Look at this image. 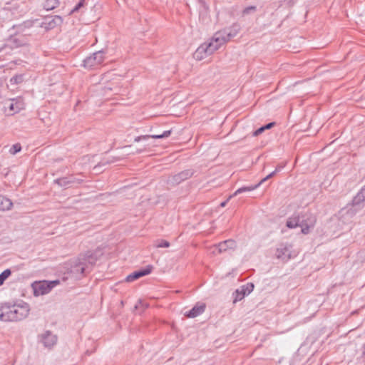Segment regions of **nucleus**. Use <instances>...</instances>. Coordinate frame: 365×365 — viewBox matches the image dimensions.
Returning <instances> with one entry per match:
<instances>
[{
    "mask_svg": "<svg viewBox=\"0 0 365 365\" xmlns=\"http://www.w3.org/2000/svg\"><path fill=\"white\" fill-rule=\"evenodd\" d=\"M227 204V201H225V202H222L221 204H220V206L221 207H225Z\"/></svg>",
    "mask_w": 365,
    "mask_h": 365,
    "instance_id": "39",
    "label": "nucleus"
},
{
    "mask_svg": "<svg viewBox=\"0 0 365 365\" xmlns=\"http://www.w3.org/2000/svg\"><path fill=\"white\" fill-rule=\"evenodd\" d=\"M33 24V21H27L19 25L14 26V29H16V31L9 37L8 40L9 46L11 48L28 46L29 44V36L31 34H26V31L27 29H31Z\"/></svg>",
    "mask_w": 365,
    "mask_h": 365,
    "instance_id": "1",
    "label": "nucleus"
},
{
    "mask_svg": "<svg viewBox=\"0 0 365 365\" xmlns=\"http://www.w3.org/2000/svg\"><path fill=\"white\" fill-rule=\"evenodd\" d=\"M12 304H0V320L3 322H12Z\"/></svg>",
    "mask_w": 365,
    "mask_h": 365,
    "instance_id": "9",
    "label": "nucleus"
},
{
    "mask_svg": "<svg viewBox=\"0 0 365 365\" xmlns=\"http://www.w3.org/2000/svg\"><path fill=\"white\" fill-rule=\"evenodd\" d=\"M83 3L82 2H80L73 10V11H77L81 6H82Z\"/></svg>",
    "mask_w": 365,
    "mask_h": 365,
    "instance_id": "38",
    "label": "nucleus"
},
{
    "mask_svg": "<svg viewBox=\"0 0 365 365\" xmlns=\"http://www.w3.org/2000/svg\"><path fill=\"white\" fill-rule=\"evenodd\" d=\"M9 108L10 111L14 113H19L20 110L24 108V103L20 98L13 99L11 101L9 105Z\"/></svg>",
    "mask_w": 365,
    "mask_h": 365,
    "instance_id": "18",
    "label": "nucleus"
},
{
    "mask_svg": "<svg viewBox=\"0 0 365 365\" xmlns=\"http://www.w3.org/2000/svg\"><path fill=\"white\" fill-rule=\"evenodd\" d=\"M11 272L9 269H5L0 274V286L2 285L4 281L11 275Z\"/></svg>",
    "mask_w": 365,
    "mask_h": 365,
    "instance_id": "28",
    "label": "nucleus"
},
{
    "mask_svg": "<svg viewBox=\"0 0 365 365\" xmlns=\"http://www.w3.org/2000/svg\"><path fill=\"white\" fill-rule=\"evenodd\" d=\"M193 175V172L191 170H183L173 177V182L175 183H180L187 179L191 178Z\"/></svg>",
    "mask_w": 365,
    "mask_h": 365,
    "instance_id": "17",
    "label": "nucleus"
},
{
    "mask_svg": "<svg viewBox=\"0 0 365 365\" xmlns=\"http://www.w3.org/2000/svg\"><path fill=\"white\" fill-rule=\"evenodd\" d=\"M89 268L88 260H81V255L78 256L75 265L73 267V272L83 274L84 272Z\"/></svg>",
    "mask_w": 365,
    "mask_h": 365,
    "instance_id": "12",
    "label": "nucleus"
},
{
    "mask_svg": "<svg viewBox=\"0 0 365 365\" xmlns=\"http://www.w3.org/2000/svg\"><path fill=\"white\" fill-rule=\"evenodd\" d=\"M315 222L316 219L312 216H310L306 220H302L299 225L302 227V232L304 235L308 234L310 229L314 227Z\"/></svg>",
    "mask_w": 365,
    "mask_h": 365,
    "instance_id": "14",
    "label": "nucleus"
},
{
    "mask_svg": "<svg viewBox=\"0 0 365 365\" xmlns=\"http://www.w3.org/2000/svg\"><path fill=\"white\" fill-rule=\"evenodd\" d=\"M210 47V45H208L207 42L202 43L193 53L194 58L197 61H201L214 53Z\"/></svg>",
    "mask_w": 365,
    "mask_h": 365,
    "instance_id": "7",
    "label": "nucleus"
},
{
    "mask_svg": "<svg viewBox=\"0 0 365 365\" xmlns=\"http://www.w3.org/2000/svg\"><path fill=\"white\" fill-rule=\"evenodd\" d=\"M21 150V146L19 143H16L12 145V147L9 150V153L12 155H15L17 153L20 152Z\"/></svg>",
    "mask_w": 365,
    "mask_h": 365,
    "instance_id": "29",
    "label": "nucleus"
},
{
    "mask_svg": "<svg viewBox=\"0 0 365 365\" xmlns=\"http://www.w3.org/2000/svg\"><path fill=\"white\" fill-rule=\"evenodd\" d=\"M259 187V184H256L255 185H250V186H245V187H242L239 189H237L232 195L230 196L229 199L232 197L233 196H236L238 194H240V193H242L244 192H250V191H252L255 189H257V187Z\"/></svg>",
    "mask_w": 365,
    "mask_h": 365,
    "instance_id": "25",
    "label": "nucleus"
},
{
    "mask_svg": "<svg viewBox=\"0 0 365 365\" xmlns=\"http://www.w3.org/2000/svg\"><path fill=\"white\" fill-rule=\"evenodd\" d=\"M172 131L171 130H165L160 135H140L138 136L135 138V142H139L141 140H146L150 138H154V139H160V138H168L170 135Z\"/></svg>",
    "mask_w": 365,
    "mask_h": 365,
    "instance_id": "19",
    "label": "nucleus"
},
{
    "mask_svg": "<svg viewBox=\"0 0 365 365\" xmlns=\"http://www.w3.org/2000/svg\"><path fill=\"white\" fill-rule=\"evenodd\" d=\"M205 305L204 304H196L192 309H190L185 316L190 318H194L204 312Z\"/></svg>",
    "mask_w": 365,
    "mask_h": 365,
    "instance_id": "20",
    "label": "nucleus"
},
{
    "mask_svg": "<svg viewBox=\"0 0 365 365\" xmlns=\"http://www.w3.org/2000/svg\"><path fill=\"white\" fill-rule=\"evenodd\" d=\"M62 23V18L59 16H55L51 20L48 22L43 23L42 26L46 29H52L56 27L57 25L61 24Z\"/></svg>",
    "mask_w": 365,
    "mask_h": 365,
    "instance_id": "21",
    "label": "nucleus"
},
{
    "mask_svg": "<svg viewBox=\"0 0 365 365\" xmlns=\"http://www.w3.org/2000/svg\"><path fill=\"white\" fill-rule=\"evenodd\" d=\"M56 183L59 186L66 187L73 183H81L83 180L77 179L73 176L61 178L55 180Z\"/></svg>",
    "mask_w": 365,
    "mask_h": 365,
    "instance_id": "15",
    "label": "nucleus"
},
{
    "mask_svg": "<svg viewBox=\"0 0 365 365\" xmlns=\"http://www.w3.org/2000/svg\"><path fill=\"white\" fill-rule=\"evenodd\" d=\"M274 125V123H269L267 124L266 125H264V128H265V130L269 129L272 127H273Z\"/></svg>",
    "mask_w": 365,
    "mask_h": 365,
    "instance_id": "36",
    "label": "nucleus"
},
{
    "mask_svg": "<svg viewBox=\"0 0 365 365\" xmlns=\"http://www.w3.org/2000/svg\"><path fill=\"white\" fill-rule=\"evenodd\" d=\"M58 284V280L35 282L32 284L34 294L35 296L48 294L56 285Z\"/></svg>",
    "mask_w": 365,
    "mask_h": 365,
    "instance_id": "2",
    "label": "nucleus"
},
{
    "mask_svg": "<svg viewBox=\"0 0 365 365\" xmlns=\"http://www.w3.org/2000/svg\"><path fill=\"white\" fill-rule=\"evenodd\" d=\"M21 79V76H15L11 78L10 81L14 83H16L19 82V80Z\"/></svg>",
    "mask_w": 365,
    "mask_h": 365,
    "instance_id": "35",
    "label": "nucleus"
},
{
    "mask_svg": "<svg viewBox=\"0 0 365 365\" xmlns=\"http://www.w3.org/2000/svg\"><path fill=\"white\" fill-rule=\"evenodd\" d=\"M12 206L13 203L10 199L0 195V210H9Z\"/></svg>",
    "mask_w": 365,
    "mask_h": 365,
    "instance_id": "23",
    "label": "nucleus"
},
{
    "mask_svg": "<svg viewBox=\"0 0 365 365\" xmlns=\"http://www.w3.org/2000/svg\"><path fill=\"white\" fill-rule=\"evenodd\" d=\"M284 168V165H279L276 167L274 171H276V173L279 172L282 168Z\"/></svg>",
    "mask_w": 365,
    "mask_h": 365,
    "instance_id": "37",
    "label": "nucleus"
},
{
    "mask_svg": "<svg viewBox=\"0 0 365 365\" xmlns=\"http://www.w3.org/2000/svg\"><path fill=\"white\" fill-rule=\"evenodd\" d=\"M155 247H170V243L169 242L166 241V240H158L155 243Z\"/></svg>",
    "mask_w": 365,
    "mask_h": 365,
    "instance_id": "30",
    "label": "nucleus"
},
{
    "mask_svg": "<svg viewBox=\"0 0 365 365\" xmlns=\"http://www.w3.org/2000/svg\"><path fill=\"white\" fill-rule=\"evenodd\" d=\"M365 201V185L361 187L356 195L352 200V205L354 206L359 205Z\"/></svg>",
    "mask_w": 365,
    "mask_h": 365,
    "instance_id": "22",
    "label": "nucleus"
},
{
    "mask_svg": "<svg viewBox=\"0 0 365 365\" xmlns=\"http://www.w3.org/2000/svg\"><path fill=\"white\" fill-rule=\"evenodd\" d=\"M152 271V267L148 266L145 269L136 271L126 277L125 281L128 282H133L141 277L149 274Z\"/></svg>",
    "mask_w": 365,
    "mask_h": 365,
    "instance_id": "10",
    "label": "nucleus"
},
{
    "mask_svg": "<svg viewBox=\"0 0 365 365\" xmlns=\"http://www.w3.org/2000/svg\"><path fill=\"white\" fill-rule=\"evenodd\" d=\"M233 295H234L233 303H236L237 302L242 300L245 297L246 292H245L244 289H237Z\"/></svg>",
    "mask_w": 365,
    "mask_h": 365,
    "instance_id": "27",
    "label": "nucleus"
},
{
    "mask_svg": "<svg viewBox=\"0 0 365 365\" xmlns=\"http://www.w3.org/2000/svg\"><path fill=\"white\" fill-rule=\"evenodd\" d=\"M57 341L56 335L53 334L51 331H46L41 335V341L46 347L53 346Z\"/></svg>",
    "mask_w": 365,
    "mask_h": 365,
    "instance_id": "11",
    "label": "nucleus"
},
{
    "mask_svg": "<svg viewBox=\"0 0 365 365\" xmlns=\"http://www.w3.org/2000/svg\"><path fill=\"white\" fill-rule=\"evenodd\" d=\"M58 0H46L43 3V8L47 11H51L58 7Z\"/></svg>",
    "mask_w": 365,
    "mask_h": 365,
    "instance_id": "26",
    "label": "nucleus"
},
{
    "mask_svg": "<svg viewBox=\"0 0 365 365\" xmlns=\"http://www.w3.org/2000/svg\"><path fill=\"white\" fill-rule=\"evenodd\" d=\"M265 130V128H264V126L258 128L257 130H256L254 133H253V135L254 136H257L259 135H260L263 131Z\"/></svg>",
    "mask_w": 365,
    "mask_h": 365,
    "instance_id": "34",
    "label": "nucleus"
},
{
    "mask_svg": "<svg viewBox=\"0 0 365 365\" xmlns=\"http://www.w3.org/2000/svg\"><path fill=\"white\" fill-rule=\"evenodd\" d=\"M276 174V171H273L270 174H269L268 175H267L265 178H264L263 179H262L259 182L258 184H259V186L264 183L265 181H267L268 179L272 178L274 175Z\"/></svg>",
    "mask_w": 365,
    "mask_h": 365,
    "instance_id": "32",
    "label": "nucleus"
},
{
    "mask_svg": "<svg viewBox=\"0 0 365 365\" xmlns=\"http://www.w3.org/2000/svg\"><path fill=\"white\" fill-rule=\"evenodd\" d=\"M236 247V243L232 240H227L220 242L218 245H214L213 254H220L223 252L227 251L229 249H234Z\"/></svg>",
    "mask_w": 365,
    "mask_h": 365,
    "instance_id": "8",
    "label": "nucleus"
},
{
    "mask_svg": "<svg viewBox=\"0 0 365 365\" xmlns=\"http://www.w3.org/2000/svg\"><path fill=\"white\" fill-rule=\"evenodd\" d=\"M301 222L299 215H293L287 219L286 225L287 227L293 229L299 227Z\"/></svg>",
    "mask_w": 365,
    "mask_h": 365,
    "instance_id": "24",
    "label": "nucleus"
},
{
    "mask_svg": "<svg viewBox=\"0 0 365 365\" xmlns=\"http://www.w3.org/2000/svg\"><path fill=\"white\" fill-rule=\"evenodd\" d=\"M105 60L104 53L102 51L94 53L92 56L83 61V65L88 68H95L103 63Z\"/></svg>",
    "mask_w": 365,
    "mask_h": 365,
    "instance_id": "4",
    "label": "nucleus"
},
{
    "mask_svg": "<svg viewBox=\"0 0 365 365\" xmlns=\"http://www.w3.org/2000/svg\"><path fill=\"white\" fill-rule=\"evenodd\" d=\"M275 255L277 259L282 261H287L292 257H294L296 254L292 250L290 245H281L277 249Z\"/></svg>",
    "mask_w": 365,
    "mask_h": 365,
    "instance_id": "5",
    "label": "nucleus"
},
{
    "mask_svg": "<svg viewBox=\"0 0 365 365\" xmlns=\"http://www.w3.org/2000/svg\"><path fill=\"white\" fill-rule=\"evenodd\" d=\"M200 3H202L203 0H197Z\"/></svg>",
    "mask_w": 365,
    "mask_h": 365,
    "instance_id": "40",
    "label": "nucleus"
},
{
    "mask_svg": "<svg viewBox=\"0 0 365 365\" xmlns=\"http://www.w3.org/2000/svg\"><path fill=\"white\" fill-rule=\"evenodd\" d=\"M240 30V26L237 24H234L231 27L227 29H224L222 31V34L225 37L228 42L231 38L237 36Z\"/></svg>",
    "mask_w": 365,
    "mask_h": 365,
    "instance_id": "13",
    "label": "nucleus"
},
{
    "mask_svg": "<svg viewBox=\"0 0 365 365\" xmlns=\"http://www.w3.org/2000/svg\"><path fill=\"white\" fill-rule=\"evenodd\" d=\"M227 40L222 31L216 32L213 36L210 38L209 42H207L208 45H210V48L215 53L217 50H218L222 45L227 43Z\"/></svg>",
    "mask_w": 365,
    "mask_h": 365,
    "instance_id": "6",
    "label": "nucleus"
},
{
    "mask_svg": "<svg viewBox=\"0 0 365 365\" xmlns=\"http://www.w3.org/2000/svg\"><path fill=\"white\" fill-rule=\"evenodd\" d=\"M256 10V6H248V7H246L243 11H242V14L244 15L245 14H250V11H255Z\"/></svg>",
    "mask_w": 365,
    "mask_h": 365,
    "instance_id": "33",
    "label": "nucleus"
},
{
    "mask_svg": "<svg viewBox=\"0 0 365 365\" xmlns=\"http://www.w3.org/2000/svg\"><path fill=\"white\" fill-rule=\"evenodd\" d=\"M81 259L88 260L89 267H91L98 260V256L96 251H87L81 255Z\"/></svg>",
    "mask_w": 365,
    "mask_h": 365,
    "instance_id": "16",
    "label": "nucleus"
},
{
    "mask_svg": "<svg viewBox=\"0 0 365 365\" xmlns=\"http://www.w3.org/2000/svg\"><path fill=\"white\" fill-rule=\"evenodd\" d=\"M12 322L24 319L29 315L30 311L27 303L12 304Z\"/></svg>",
    "mask_w": 365,
    "mask_h": 365,
    "instance_id": "3",
    "label": "nucleus"
},
{
    "mask_svg": "<svg viewBox=\"0 0 365 365\" xmlns=\"http://www.w3.org/2000/svg\"><path fill=\"white\" fill-rule=\"evenodd\" d=\"M254 288V285L252 284H247L246 286H242L240 287L241 289H244L245 292H246V295L250 294Z\"/></svg>",
    "mask_w": 365,
    "mask_h": 365,
    "instance_id": "31",
    "label": "nucleus"
}]
</instances>
